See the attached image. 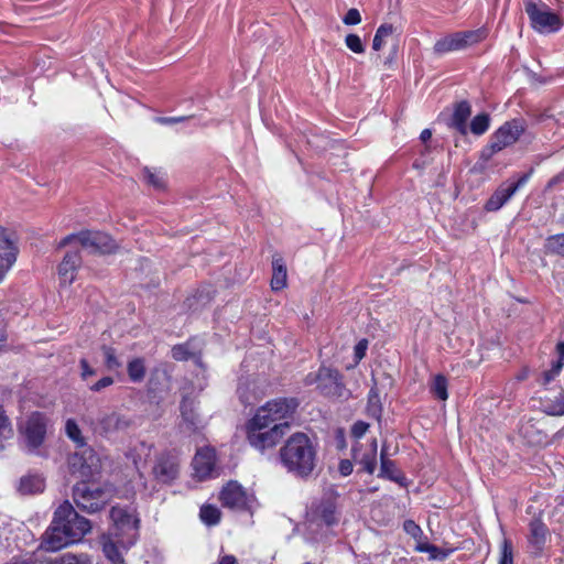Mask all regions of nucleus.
I'll return each mask as SVG.
<instances>
[{
	"mask_svg": "<svg viewBox=\"0 0 564 564\" xmlns=\"http://www.w3.org/2000/svg\"><path fill=\"white\" fill-rule=\"evenodd\" d=\"M180 474L178 458L171 453L160 454L153 464L152 475L154 479L163 485H171Z\"/></svg>",
	"mask_w": 564,
	"mask_h": 564,
	"instance_id": "obj_14",
	"label": "nucleus"
},
{
	"mask_svg": "<svg viewBox=\"0 0 564 564\" xmlns=\"http://www.w3.org/2000/svg\"><path fill=\"white\" fill-rule=\"evenodd\" d=\"M304 384H316L319 393L327 398H343L349 393L341 373L335 368L325 366L319 367L316 372L307 373L304 378Z\"/></svg>",
	"mask_w": 564,
	"mask_h": 564,
	"instance_id": "obj_8",
	"label": "nucleus"
},
{
	"mask_svg": "<svg viewBox=\"0 0 564 564\" xmlns=\"http://www.w3.org/2000/svg\"><path fill=\"white\" fill-rule=\"evenodd\" d=\"M388 447L386 444L382 445L380 452V471L378 477L387 478L399 484L402 487L406 486L405 477L399 471L395 463L388 458Z\"/></svg>",
	"mask_w": 564,
	"mask_h": 564,
	"instance_id": "obj_20",
	"label": "nucleus"
},
{
	"mask_svg": "<svg viewBox=\"0 0 564 564\" xmlns=\"http://www.w3.org/2000/svg\"><path fill=\"white\" fill-rule=\"evenodd\" d=\"M65 431H66V435L74 443H76L77 446H79V447H84L85 446V441H84V437L82 436L80 429H79V426L77 425V423L74 420L68 419L66 421Z\"/></svg>",
	"mask_w": 564,
	"mask_h": 564,
	"instance_id": "obj_38",
	"label": "nucleus"
},
{
	"mask_svg": "<svg viewBox=\"0 0 564 564\" xmlns=\"http://www.w3.org/2000/svg\"><path fill=\"white\" fill-rule=\"evenodd\" d=\"M393 31H394V29H393L392 24H388V23L381 24L376 31V34H375V37L372 41V48L375 51H380L386 43V39L388 36H390L393 33Z\"/></svg>",
	"mask_w": 564,
	"mask_h": 564,
	"instance_id": "obj_35",
	"label": "nucleus"
},
{
	"mask_svg": "<svg viewBox=\"0 0 564 564\" xmlns=\"http://www.w3.org/2000/svg\"><path fill=\"white\" fill-rule=\"evenodd\" d=\"M432 544L430 543H417V545L415 546V550L417 552H421V553H427V551H430V547H431Z\"/></svg>",
	"mask_w": 564,
	"mask_h": 564,
	"instance_id": "obj_58",
	"label": "nucleus"
},
{
	"mask_svg": "<svg viewBox=\"0 0 564 564\" xmlns=\"http://www.w3.org/2000/svg\"><path fill=\"white\" fill-rule=\"evenodd\" d=\"M544 412L547 415L561 416L564 415V394L560 393L552 400L550 403L545 405Z\"/></svg>",
	"mask_w": 564,
	"mask_h": 564,
	"instance_id": "obj_40",
	"label": "nucleus"
},
{
	"mask_svg": "<svg viewBox=\"0 0 564 564\" xmlns=\"http://www.w3.org/2000/svg\"><path fill=\"white\" fill-rule=\"evenodd\" d=\"M285 469L301 478H307L316 467L317 451L312 440L302 432L291 435L279 451Z\"/></svg>",
	"mask_w": 564,
	"mask_h": 564,
	"instance_id": "obj_2",
	"label": "nucleus"
},
{
	"mask_svg": "<svg viewBox=\"0 0 564 564\" xmlns=\"http://www.w3.org/2000/svg\"><path fill=\"white\" fill-rule=\"evenodd\" d=\"M448 382L445 376L438 373L433 377L430 384V392L441 401H446L448 398L447 392Z\"/></svg>",
	"mask_w": 564,
	"mask_h": 564,
	"instance_id": "obj_30",
	"label": "nucleus"
},
{
	"mask_svg": "<svg viewBox=\"0 0 564 564\" xmlns=\"http://www.w3.org/2000/svg\"><path fill=\"white\" fill-rule=\"evenodd\" d=\"M561 181V176H555L553 178H551L547 183V187L551 188L553 187L554 185H556L558 182Z\"/></svg>",
	"mask_w": 564,
	"mask_h": 564,
	"instance_id": "obj_63",
	"label": "nucleus"
},
{
	"mask_svg": "<svg viewBox=\"0 0 564 564\" xmlns=\"http://www.w3.org/2000/svg\"><path fill=\"white\" fill-rule=\"evenodd\" d=\"M82 265V257L78 251H68L58 265V275L63 284H72L77 270Z\"/></svg>",
	"mask_w": 564,
	"mask_h": 564,
	"instance_id": "obj_19",
	"label": "nucleus"
},
{
	"mask_svg": "<svg viewBox=\"0 0 564 564\" xmlns=\"http://www.w3.org/2000/svg\"><path fill=\"white\" fill-rule=\"evenodd\" d=\"M44 479L39 475H26L21 477L19 491L22 495H33L43 491Z\"/></svg>",
	"mask_w": 564,
	"mask_h": 564,
	"instance_id": "obj_27",
	"label": "nucleus"
},
{
	"mask_svg": "<svg viewBox=\"0 0 564 564\" xmlns=\"http://www.w3.org/2000/svg\"><path fill=\"white\" fill-rule=\"evenodd\" d=\"M527 124L523 119H512L500 126L480 151V160L488 162L495 154L514 144L524 133Z\"/></svg>",
	"mask_w": 564,
	"mask_h": 564,
	"instance_id": "obj_5",
	"label": "nucleus"
},
{
	"mask_svg": "<svg viewBox=\"0 0 564 564\" xmlns=\"http://www.w3.org/2000/svg\"><path fill=\"white\" fill-rule=\"evenodd\" d=\"M525 12L531 26L541 34L555 33L563 26V19L558 12L550 9L545 2H528Z\"/></svg>",
	"mask_w": 564,
	"mask_h": 564,
	"instance_id": "obj_10",
	"label": "nucleus"
},
{
	"mask_svg": "<svg viewBox=\"0 0 564 564\" xmlns=\"http://www.w3.org/2000/svg\"><path fill=\"white\" fill-rule=\"evenodd\" d=\"M345 44L354 53L361 54L365 52L362 41L357 34H348L345 37Z\"/></svg>",
	"mask_w": 564,
	"mask_h": 564,
	"instance_id": "obj_42",
	"label": "nucleus"
},
{
	"mask_svg": "<svg viewBox=\"0 0 564 564\" xmlns=\"http://www.w3.org/2000/svg\"><path fill=\"white\" fill-rule=\"evenodd\" d=\"M112 383H113V378L110 376H106V377H102L101 379H99L98 381H96L95 383L89 384L88 388H89V390H91L94 392H99L102 389L110 387Z\"/></svg>",
	"mask_w": 564,
	"mask_h": 564,
	"instance_id": "obj_50",
	"label": "nucleus"
},
{
	"mask_svg": "<svg viewBox=\"0 0 564 564\" xmlns=\"http://www.w3.org/2000/svg\"><path fill=\"white\" fill-rule=\"evenodd\" d=\"M14 435L12 423L6 410L0 405V453L7 449L9 442Z\"/></svg>",
	"mask_w": 564,
	"mask_h": 564,
	"instance_id": "obj_28",
	"label": "nucleus"
},
{
	"mask_svg": "<svg viewBox=\"0 0 564 564\" xmlns=\"http://www.w3.org/2000/svg\"><path fill=\"white\" fill-rule=\"evenodd\" d=\"M101 351L105 358V366L109 371H116L121 368L122 362L117 357L115 348L104 345Z\"/></svg>",
	"mask_w": 564,
	"mask_h": 564,
	"instance_id": "obj_37",
	"label": "nucleus"
},
{
	"mask_svg": "<svg viewBox=\"0 0 564 564\" xmlns=\"http://www.w3.org/2000/svg\"><path fill=\"white\" fill-rule=\"evenodd\" d=\"M118 544H120L124 547L131 545V544L127 543V539L116 538V540H111L110 538H108V539H105L102 542V551H104L105 556L112 564H124L121 553L119 552Z\"/></svg>",
	"mask_w": 564,
	"mask_h": 564,
	"instance_id": "obj_23",
	"label": "nucleus"
},
{
	"mask_svg": "<svg viewBox=\"0 0 564 564\" xmlns=\"http://www.w3.org/2000/svg\"><path fill=\"white\" fill-rule=\"evenodd\" d=\"M181 414L183 421L186 423L187 429L191 431H195L200 425V419L198 414L195 412V402L194 400L184 398L181 402Z\"/></svg>",
	"mask_w": 564,
	"mask_h": 564,
	"instance_id": "obj_25",
	"label": "nucleus"
},
{
	"mask_svg": "<svg viewBox=\"0 0 564 564\" xmlns=\"http://www.w3.org/2000/svg\"><path fill=\"white\" fill-rule=\"evenodd\" d=\"M432 137V131L430 129H424L421 134H420V139L423 141V142H426L427 140H430Z\"/></svg>",
	"mask_w": 564,
	"mask_h": 564,
	"instance_id": "obj_59",
	"label": "nucleus"
},
{
	"mask_svg": "<svg viewBox=\"0 0 564 564\" xmlns=\"http://www.w3.org/2000/svg\"><path fill=\"white\" fill-rule=\"evenodd\" d=\"M403 529L414 539H419L423 533L421 528L413 520H405L403 523Z\"/></svg>",
	"mask_w": 564,
	"mask_h": 564,
	"instance_id": "obj_48",
	"label": "nucleus"
},
{
	"mask_svg": "<svg viewBox=\"0 0 564 564\" xmlns=\"http://www.w3.org/2000/svg\"><path fill=\"white\" fill-rule=\"evenodd\" d=\"M544 252L564 257V234L550 236L544 242Z\"/></svg>",
	"mask_w": 564,
	"mask_h": 564,
	"instance_id": "obj_31",
	"label": "nucleus"
},
{
	"mask_svg": "<svg viewBox=\"0 0 564 564\" xmlns=\"http://www.w3.org/2000/svg\"><path fill=\"white\" fill-rule=\"evenodd\" d=\"M561 181V176H555L553 178H551L547 183V187L551 188L553 187L554 185H556L558 182Z\"/></svg>",
	"mask_w": 564,
	"mask_h": 564,
	"instance_id": "obj_62",
	"label": "nucleus"
},
{
	"mask_svg": "<svg viewBox=\"0 0 564 564\" xmlns=\"http://www.w3.org/2000/svg\"><path fill=\"white\" fill-rule=\"evenodd\" d=\"M221 512L213 505H204L199 511V518L206 525H216L220 521Z\"/></svg>",
	"mask_w": 564,
	"mask_h": 564,
	"instance_id": "obj_34",
	"label": "nucleus"
},
{
	"mask_svg": "<svg viewBox=\"0 0 564 564\" xmlns=\"http://www.w3.org/2000/svg\"><path fill=\"white\" fill-rule=\"evenodd\" d=\"M368 399H371V400H376V399H380L379 398V393H378V389L376 387H372L368 393Z\"/></svg>",
	"mask_w": 564,
	"mask_h": 564,
	"instance_id": "obj_61",
	"label": "nucleus"
},
{
	"mask_svg": "<svg viewBox=\"0 0 564 564\" xmlns=\"http://www.w3.org/2000/svg\"><path fill=\"white\" fill-rule=\"evenodd\" d=\"M143 177L147 181L148 184L152 185L155 188H163L164 187V181L163 177L158 175L156 173L152 172L150 169L145 167L143 170Z\"/></svg>",
	"mask_w": 564,
	"mask_h": 564,
	"instance_id": "obj_44",
	"label": "nucleus"
},
{
	"mask_svg": "<svg viewBox=\"0 0 564 564\" xmlns=\"http://www.w3.org/2000/svg\"><path fill=\"white\" fill-rule=\"evenodd\" d=\"M471 115V106L468 101L463 100L456 104L454 112L451 118L449 126L458 131L460 134L467 133V120Z\"/></svg>",
	"mask_w": 564,
	"mask_h": 564,
	"instance_id": "obj_22",
	"label": "nucleus"
},
{
	"mask_svg": "<svg viewBox=\"0 0 564 564\" xmlns=\"http://www.w3.org/2000/svg\"><path fill=\"white\" fill-rule=\"evenodd\" d=\"M111 489L87 481L78 482L73 488V499L76 506L87 513H95L109 502Z\"/></svg>",
	"mask_w": 564,
	"mask_h": 564,
	"instance_id": "obj_7",
	"label": "nucleus"
},
{
	"mask_svg": "<svg viewBox=\"0 0 564 564\" xmlns=\"http://www.w3.org/2000/svg\"><path fill=\"white\" fill-rule=\"evenodd\" d=\"M69 467L73 474H78L83 479H89L99 473L100 460L96 453L87 447L70 457Z\"/></svg>",
	"mask_w": 564,
	"mask_h": 564,
	"instance_id": "obj_13",
	"label": "nucleus"
},
{
	"mask_svg": "<svg viewBox=\"0 0 564 564\" xmlns=\"http://www.w3.org/2000/svg\"><path fill=\"white\" fill-rule=\"evenodd\" d=\"M457 33L460 37L464 48H467L481 42L487 36V32L484 29L462 31Z\"/></svg>",
	"mask_w": 564,
	"mask_h": 564,
	"instance_id": "obj_33",
	"label": "nucleus"
},
{
	"mask_svg": "<svg viewBox=\"0 0 564 564\" xmlns=\"http://www.w3.org/2000/svg\"><path fill=\"white\" fill-rule=\"evenodd\" d=\"M367 412L370 416L379 420L381 417V413H382V406H381L380 399H376V400L368 399Z\"/></svg>",
	"mask_w": 564,
	"mask_h": 564,
	"instance_id": "obj_47",
	"label": "nucleus"
},
{
	"mask_svg": "<svg viewBox=\"0 0 564 564\" xmlns=\"http://www.w3.org/2000/svg\"><path fill=\"white\" fill-rule=\"evenodd\" d=\"M563 366H564V362L562 360L553 361L551 369L543 372L542 383L547 384L551 381H553L554 378L560 375Z\"/></svg>",
	"mask_w": 564,
	"mask_h": 564,
	"instance_id": "obj_43",
	"label": "nucleus"
},
{
	"mask_svg": "<svg viewBox=\"0 0 564 564\" xmlns=\"http://www.w3.org/2000/svg\"><path fill=\"white\" fill-rule=\"evenodd\" d=\"M79 368L83 380H87L89 377L96 376L97 373V370L93 368L86 359H80Z\"/></svg>",
	"mask_w": 564,
	"mask_h": 564,
	"instance_id": "obj_52",
	"label": "nucleus"
},
{
	"mask_svg": "<svg viewBox=\"0 0 564 564\" xmlns=\"http://www.w3.org/2000/svg\"><path fill=\"white\" fill-rule=\"evenodd\" d=\"M427 553L430 554L431 560H441V561L446 560L449 555V551L442 550L434 544L431 545L430 551H427Z\"/></svg>",
	"mask_w": 564,
	"mask_h": 564,
	"instance_id": "obj_54",
	"label": "nucleus"
},
{
	"mask_svg": "<svg viewBox=\"0 0 564 564\" xmlns=\"http://www.w3.org/2000/svg\"><path fill=\"white\" fill-rule=\"evenodd\" d=\"M299 401L295 398H279L268 401L259 408L249 423L265 425L271 427L274 424H282L283 431L290 429V420L299 408Z\"/></svg>",
	"mask_w": 564,
	"mask_h": 564,
	"instance_id": "obj_4",
	"label": "nucleus"
},
{
	"mask_svg": "<svg viewBox=\"0 0 564 564\" xmlns=\"http://www.w3.org/2000/svg\"><path fill=\"white\" fill-rule=\"evenodd\" d=\"M14 234L0 227V283L17 261L19 249L13 239Z\"/></svg>",
	"mask_w": 564,
	"mask_h": 564,
	"instance_id": "obj_16",
	"label": "nucleus"
},
{
	"mask_svg": "<svg viewBox=\"0 0 564 564\" xmlns=\"http://www.w3.org/2000/svg\"><path fill=\"white\" fill-rule=\"evenodd\" d=\"M219 499L226 508L245 511L250 509L252 498L237 481H229L220 491Z\"/></svg>",
	"mask_w": 564,
	"mask_h": 564,
	"instance_id": "obj_15",
	"label": "nucleus"
},
{
	"mask_svg": "<svg viewBox=\"0 0 564 564\" xmlns=\"http://www.w3.org/2000/svg\"><path fill=\"white\" fill-rule=\"evenodd\" d=\"M193 467L198 478L208 477L215 467L214 451L209 448L199 449L193 459Z\"/></svg>",
	"mask_w": 564,
	"mask_h": 564,
	"instance_id": "obj_21",
	"label": "nucleus"
},
{
	"mask_svg": "<svg viewBox=\"0 0 564 564\" xmlns=\"http://www.w3.org/2000/svg\"><path fill=\"white\" fill-rule=\"evenodd\" d=\"M547 532L546 525L541 520L534 519L530 522V542L538 549L545 543Z\"/></svg>",
	"mask_w": 564,
	"mask_h": 564,
	"instance_id": "obj_29",
	"label": "nucleus"
},
{
	"mask_svg": "<svg viewBox=\"0 0 564 564\" xmlns=\"http://www.w3.org/2000/svg\"><path fill=\"white\" fill-rule=\"evenodd\" d=\"M128 376L132 382H141L145 377V364L143 358H134L127 367Z\"/></svg>",
	"mask_w": 564,
	"mask_h": 564,
	"instance_id": "obj_32",
	"label": "nucleus"
},
{
	"mask_svg": "<svg viewBox=\"0 0 564 564\" xmlns=\"http://www.w3.org/2000/svg\"><path fill=\"white\" fill-rule=\"evenodd\" d=\"M91 530L88 519L78 514L69 501H64L53 514L52 522L42 535L40 547L56 552L79 542Z\"/></svg>",
	"mask_w": 564,
	"mask_h": 564,
	"instance_id": "obj_1",
	"label": "nucleus"
},
{
	"mask_svg": "<svg viewBox=\"0 0 564 564\" xmlns=\"http://www.w3.org/2000/svg\"><path fill=\"white\" fill-rule=\"evenodd\" d=\"M338 523L336 500L333 497L314 503L306 514L307 529L315 535H327L329 529Z\"/></svg>",
	"mask_w": 564,
	"mask_h": 564,
	"instance_id": "obj_6",
	"label": "nucleus"
},
{
	"mask_svg": "<svg viewBox=\"0 0 564 564\" xmlns=\"http://www.w3.org/2000/svg\"><path fill=\"white\" fill-rule=\"evenodd\" d=\"M272 270L271 288L274 291L282 290L286 285V265L279 254L273 256Z\"/></svg>",
	"mask_w": 564,
	"mask_h": 564,
	"instance_id": "obj_24",
	"label": "nucleus"
},
{
	"mask_svg": "<svg viewBox=\"0 0 564 564\" xmlns=\"http://www.w3.org/2000/svg\"><path fill=\"white\" fill-rule=\"evenodd\" d=\"M55 564H91L90 556L82 553V554H73V553H65L63 554Z\"/></svg>",
	"mask_w": 564,
	"mask_h": 564,
	"instance_id": "obj_39",
	"label": "nucleus"
},
{
	"mask_svg": "<svg viewBox=\"0 0 564 564\" xmlns=\"http://www.w3.org/2000/svg\"><path fill=\"white\" fill-rule=\"evenodd\" d=\"M246 429L249 444L261 453L275 447L286 433L283 431L282 424H274L271 427H267L265 425L248 422Z\"/></svg>",
	"mask_w": 564,
	"mask_h": 564,
	"instance_id": "obj_11",
	"label": "nucleus"
},
{
	"mask_svg": "<svg viewBox=\"0 0 564 564\" xmlns=\"http://www.w3.org/2000/svg\"><path fill=\"white\" fill-rule=\"evenodd\" d=\"M498 564H513L512 558V544L509 540L505 539L501 545V554Z\"/></svg>",
	"mask_w": 564,
	"mask_h": 564,
	"instance_id": "obj_45",
	"label": "nucleus"
},
{
	"mask_svg": "<svg viewBox=\"0 0 564 564\" xmlns=\"http://www.w3.org/2000/svg\"><path fill=\"white\" fill-rule=\"evenodd\" d=\"M187 117H159L156 121L161 124H174L186 120Z\"/></svg>",
	"mask_w": 564,
	"mask_h": 564,
	"instance_id": "obj_56",
	"label": "nucleus"
},
{
	"mask_svg": "<svg viewBox=\"0 0 564 564\" xmlns=\"http://www.w3.org/2000/svg\"><path fill=\"white\" fill-rule=\"evenodd\" d=\"M218 564H237V558L234 555H224Z\"/></svg>",
	"mask_w": 564,
	"mask_h": 564,
	"instance_id": "obj_57",
	"label": "nucleus"
},
{
	"mask_svg": "<svg viewBox=\"0 0 564 564\" xmlns=\"http://www.w3.org/2000/svg\"><path fill=\"white\" fill-rule=\"evenodd\" d=\"M460 50L465 48L457 32L440 39L434 44V52L440 55Z\"/></svg>",
	"mask_w": 564,
	"mask_h": 564,
	"instance_id": "obj_26",
	"label": "nucleus"
},
{
	"mask_svg": "<svg viewBox=\"0 0 564 564\" xmlns=\"http://www.w3.org/2000/svg\"><path fill=\"white\" fill-rule=\"evenodd\" d=\"M533 170L521 175L517 182L508 186H500L487 200L485 208L488 212L500 209L518 191L529 181Z\"/></svg>",
	"mask_w": 564,
	"mask_h": 564,
	"instance_id": "obj_17",
	"label": "nucleus"
},
{
	"mask_svg": "<svg viewBox=\"0 0 564 564\" xmlns=\"http://www.w3.org/2000/svg\"><path fill=\"white\" fill-rule=\"evenodd\" d=\"M362 465V468L368 474H373L377 467V456L375 454H365L359 462Z\"/></svg>",
	"mask_w": 564,
	"mask_h": 564,
	"instance_id": "obj_46",
	"label": "nucleus"
},
{
	"mask_svg": "<svg viewBox=\"0 0 564 564\" xmlns=\"http://www.w3.org/2000/svg\"><path fill=\"white\" fill-rule=\"evenodd\" d=\"M48 424L47 415L39 411H34L19 421L17 429L20 448L28 454H39L46 440Z\"/></svg>",
	"mask_w": 564,
	"mask_h": 564,
	"instance_id": "obj_3",
	"label": "nucleus"
},
{
	"mask_svg": "<svg viewBox=\"0 0 564 564\" xmlns=\"http://www.w3.org/2000/svg\"><path fill=\"white\" fill-rule=\"evenodd\" d=\"M110 519L113 523L110 534L115 538L127 539L128 544H134L139 529V519L134 511L122 507H112Z\"/></svg>",
	"mask_w": 564,
	"mask_h": 564,
	"instance_id": "obj_12",
	"label": "nucleus"
},
{
	"mask_svg": "<svg viewBox=\"0 0 564 564\" xmlns=\"http://www.w3.org/2000/svg\"><path fill=\"white\" fill-rule=\"evenodd\" d=\"M74 241H77L84 249H87L90 253H112L117 249L115 240L102 231H90L85 230L78 234H72L63 238L58 248H64Z\"/></svg>",
	"mask_w": 564,
	"mask_h": 564,
	"instance_id": "obj_9",
	"label": "nucleus"
},
{
	"mask_svg": "<svg viewBox=\"0 0 564 564\" xmlns=\"http://www.w3.org/2000/svg\"><path fill=\"white\" fill-rule=\"evenodd\" d=\"M490 126V116L486 112L475 116L470 122V131L475 135L484 134Z\"/></svg>",
	"mask_w": 564,
	"mask_h": 564,
	"instance_id": "obj_36",
	"label": "nucleus"
},
{
	"mask_svg": "<svg viewBox=\"0 0 564 564\" xmlns=\"http://www.w3.org/2000/svg\"><path fill=\"white\" fill-rule=\"evenodd\" d=\"M352 463L349 459L340 460L338 469L341 476H349L352 473Z\"/></svg>",
	"mask_w": 564,
	"mask_h": 564,
	"instance_id": "obj_55",
	"label": "nucleus"
},
{
	"mask_svg": "<svg viewBox=\"0 0 564 564\" xmlns=\"http://www.w3.org/2000/svg\"><path fill=\"white\" fill-rule=\"evenodd\" d=\"M172 357L175 360L184 361L195 357V352L189 349V344L176 345L172 348Z\"/></svg>",
	"mask_w": 564,
	"mask_h": 564,
	"instance_id": "obj_41",
	"label": "nucleus"
},
{
	"mask_svg": "<svg viewBox=\"0 0 564 564\" xmlns=\"http://www.w3.org/2000/svg\"><path fill=\"white\" fill-rule=\"evenodd\" d=\"M556 350H557V352L560 355L557 360H562L564 362V341H560L556 345Z\"/></svg>",
	"mask_w": 564,
	"mask_h": 564,
	"instance_id": "obj_60",
	"label": "nucleus"
},
{
	"mask_svg": "<svg viewBox=\"0 0 564 564\" xmlns=\"http://www.w3.org/2000/svg\"><path fill=\"white\" fill-rule=\"evenodd\" d=\"M370 454H375L377 456V440H373L371 443Z\"/></svg>",
	"mask_w": 564,
	"mask_h": 564,
	"instance_id": "obj_64",
	"label": "nucleus"
},
{
	"mask_svg": "<svg viewBox=\"0 0 564 564\" xmlns=\"http://www.w3.org/2000/svg\"><path fill=\"white\" fill-rule=\"evenodd\" d=\"M368 348V340L361 339L357 343L354 349L355 362L358 364L366 356V351Z\"/></svg>",
	"mask_w": 564,
	"mask_h": 564,
	"instance_id": "obj_49",
	"label": "nucleus"
},
{
	"mask_svg": "<svg viewBox=\"0 0 564 564\" xmlns=\"http://www.w3.org/2000/svg\"><path fill=\"white\" fill-rule=\"evenodd\" d=\"M132 420L126 414L111 412L101 415L97 423V430L105 436H112L128 431L132 425Z\"/></svg>",
	"mask_w": 564,
	"mask_h": 564,
	"instance_id": "obj_18",
	"label": "nucleus"
},
{
	"mask_svg": "<svg viewBox=\"0 0 564 564\" xmlns=\"http://www.w3.org/2000/svg\"><path fill=\"white\" fill-rule=\"evenodd\" d=\"M369 429V424L364 421H357L351 427V435L355 438H361Z\"/></svg>",
	"mask_w": 564,
	"mask_h": 564,
	"instance_id": "obj_53",
	"label": "nucleus"
},
{
	"mask_svg": "<svg viewBox=\"0 0 564 564\" xmlns=\"http://www.w3.org/2000/svg\"><path fill=\"white\" fill-rule=\"evenodd\" d=\"M360 21H361V15L357 9L348 10V12L343 18V22L346 25H356V24L360 23Z\"/></svg>",
	"mask_w": 564,
	"mask_h": 564,
	"instance_id": "obj_51",
	"label": "nucleus"
}]
</instances>
